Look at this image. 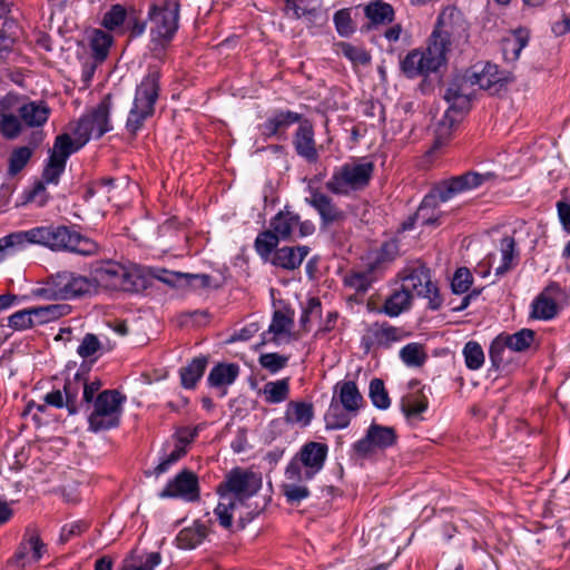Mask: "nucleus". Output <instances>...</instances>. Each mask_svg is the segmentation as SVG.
Listing matches in <instances>:
<instances>
[{
  "instance_id": "nucleus-1",
  "label": "nucleus",
  "mask_w": 570,
  "mask_h": 570,
  "mask_svg": "<svg viewBox=\"0 0 570 570\" xmlns=\"http://www.w3.org/2000/svg\"><path fill=\"white\" fill-rule=\"evenodd\" d=\"M51 109L43 100H23L14 96L0 99V136L17 139L27 128H41L49 119Z\"/></svg>"
},
{
  "instance_id": "nucleus-2",
  "label": "nucleus",
  "mask_w": 570,
  "mask_h": 570,
  "mask_svg": "<svg viewBox=\"0 0 570 570\" xmlns=\"http://www.w3.org/2000/svg\"><path fill=\"white\" fill-rule=\"evenodd\" d=\"M21 233L24 245H41L53 252H70L82 256L99 253V245L94 239L65 225L38 226Z\"/></svg>"
},
{
  "instance_id": "nucleus-3",
  "label": "nucleus",
  "mask_w": 570,
  "mask_h": 570,
  "mask_svg": "<svg viewBox=\"0 0 570 570\" xmlns=\"http://www.w3.org/2000/svg\"><path fill=\"white\" fill-rule=\"evenodd\" d=\"M493 178L494 174L490 171L484 174L468 171L443 180L423 198L419 209L416 210L417 218H423L424 223L428 224L436 222L438 217L429 216L428 212L433 209L438 203H445L456 194L478 188L484 183L492 180Z\"/></svg>"
},
{
  "instance_id": "nucleus-4",
  "label": "nucleus",
  "mask_w": 570,
  "mask_h": 570,
  "mask_svg": "<svg viewBox=\"0 0 570 570\" xmlns=\"http://www.w3.org/2000/svg\"><path fill=\"white\" fill-rule=\"evenodd\" d=\"M374 163L364 158L355 159L336 167L325 183L327 191L337 196H348L366 188L374 174Z\"/></svg>"
},
{
  "instance_id": "nucleus-5",
  "label": "nucleus",
  "mask_w": 570,
  "mask_h": 570,
  "mask_svg": "<svg viewBox=\"0 0 570 570\" xmlns=\"http://www.w3.org/2000/svg\"><path fill=\"white\" fill-rule=\"evenodd\" d=\"M159 78L157 70H149L137 86L132 107L126 121V130L136 136L145 121L155 114V104L159 96Z\"/></svg>"
},
{
  "instance_id": "nucleus-6",
  "label": "nucleus",
  "mask_w": 570,
  "mask_h": 570,
  "mask_svg": "<svg viewBox=\"0 0 570 570\" xmlns=\"http://www.w3.org/2000/svg\"><path fill=\"white\" fill-rule=\"evenodd\" d=\"M92 283L110 289L136 293L145 288L146 281L137 271H129L115 261H100L92 264Z\"/></svg>"
},
{
  "instance_id": "nucleus-7",
  "label": "nucleus",
  "mask_w": 570,
  "mask_h": 570,
  "mask_svg": "<svg viewBox=\"0 0 570 570\" xmlns=\"http://www.w3.org/2000/svg\"><path fill=\"white\" fill-rule=\"evenodd\" d=\"M126 396L118 390H105L97 394L88 416V430L98 433L120 425Z\"/></svg>"
},
{
  "instance_id": "nucleus-8",
  "label": "nucleus",
  "mask_w": 570,
  "mask_h": 570,
  "mask_svg": "<svg viewBox=\"0 0 570 570\" xmlns=\"http://www.w3.org/2000/svg\"><path fill=\"white\" fill-rule=\"evenodd\" d=\"M469 38L468 23L455 8H445L439 16L429 42L435 45L446 60V55L454 45L465 42Z\"/></svg>"
},
{
  "instance_id": "nucleus-9",
  "label": "nucleus",
  "mask_w": 570,
  "mask_h": 570,
  "mask_svg": "<svg viewBox=\"0 0 570 570\" xmlns=\"http://www.w3.org/2000/svg\"><path fill=\"white\" fill-rule=\"evenodd\" d=\"M92 287V279L70 271H62L51 275L36 293L48 299H72L90 293Z\"/></svg>"
},
{
  "instance_id": "nucleus-10",
  "label": "nucleus",
  "mask_w": 570,
  "mask_h": 570,
  "mask_svg": "<svg viewBox=\"0 0 570 570\" xmlns=\"http://www.w3.org/2000/svg\"><path fill=\"white\" fill-rule=\"evenodd\" d=\"M327 452L328 446L325 443L315 441L305 443L287 464V474L295 480L301 476L314 479L324 468Z\"/></svg>"
},
{
  "instance_id": "nucleus-11",
  "label": "nucleus",
  "mask_w": 570,
  "mask_h": 570,
  "mask_svg": "<svg viewBox=\"0 0 570 570\" xmlns=\"http://www.w3.org/2000/svg\"><path fill=\"white\" fill-rule=\"evenodd\" d=\"M148 18L153 40L168 42L178 29L179 3L176 0H160L150 6Z\"/></svg>"
},
{
  "instance_id": "nucleus-12",
  "label": "nucleus",
  "mask_w": 570,
  "mask_h": 570,
  "mask_svg": "<svg viewBox=\"0 0 570 570\" xmlns=\"http://www.w3.org/2000/svg\"><path fill=\"white\" fill-rule=\"evenodd\" d=\"M111 107V96L107 95L91 112L79 119L73 129V135L80 137L81 144H87L91 138L99 139L112 129L109 118Z\"/></svg>"
},
{
  "instance_id": "nucleus-13",
  "label": "nucleus",
  "mask_w": 570,
  "mask_h": 570,
  "mask_svg": "<svg viewBox=\"0 0 570 570\" xmlns=\"http://www.w3.org/2000/svg\"><path fill=\"white\" fill-rule=\"evenodd\" d=\"M446 60L435 45L428 43L425 50L414 49L401 60V70L407 78L428 76L444 65Z\"/></svg>"
},
{
  "instance_id": "nucleus-14",
  "label": "nucleus",
  "mask_w": 570,
  "mask_h": 570,
  "mask_svg": "<svg viewBox=\"0 0 570 570\" xmlns=\"http://www.w3.org/2000/svg\"><path fill=\"white\" fill-rule=\"evenodd\" d=\"M262 488L261 474L236 468L232 470L225 481L219 485L218 492L226 493L227 495L233 494V499L240 503L253 497Z\"/></svg>"
},
{
  "instance_id": "nucleus-15",
  "label": "nucleus",
  "mask_w": 570,
  "mask_h": 570,
  "mask_svg": "<svg viewBox=\"0 0 570 570\" xmlns=\"http://www.w3.org/2000/svg\"><path fill=\"white\" fill-rule=\"evenodd\" d=\"M269 227L282 240L303 238L315 232V225L311 220H301L298 214L286 207L271 219Z\"/></svg>"
},
{
  "instance_id": "nucleus-16",
  "label": "nucleus",
  "mask_w": 570,
  "mask_h": 570,
  "mask_svg": "<svg viewBox=\"0 0 570 570\" xmlns=\"http://www.w3.org/2000/svg\"><path fill=\"white\" fill-rule=\"evenodd\" d=\"M397 436L394 428L372 422L364 438L353 444V450L357 455L366 458L379 450H385L394 445Z\"/></svg>"
},
{
  "instance_id": "nucleus-17",
  "label": "nucleus",
  "mask_w": 570,
  "mask_h": 570,
  "mask_svg": "<svg viewBox=\"0 0 570 570\" xmlns=\"http://www.w3.org/2000/svg\"><path fill=\"white\" fill-rule=\"evenodd\" d=\"M158 497L160 499H181L187 502H196L200 498L198 476L190 470H181L174 479L168 481Z\"/></svg>"
},
{
  "instance_id": "nucleus-18",
  "label": "nucleus",
  "mask_w": 570,
  "mask_h": 570,
  "mask_svg": "<svg viewBox=\"0 0 570 570\" xmlns=\"http://www.w3.org/2000/svg\"><path fill=\"white\" fill-rule=\"evenodd\" d=\"M474 94V85L466 70L463 75H458L449 82L444 99L449 104V109L463 114L470 109L471 97Z\"/></svg>"
},
{
  "instance_id": "nucleus-19",
  "label": "nucleus",
  "mask_w": 570,
  "mask_h": 570,
  "mask_svg": "<svg viewBox=\"0 0 570 570\" xmlns=\"http://www.w3.org/2000/svg\"><path fill=\"white\" fill-rule=\"evenodd\" d=\"M405 273L406 274L402 278V285L412 294V297L416 295L430 298L431 307L433 309L438 308L439 303L434 304V301L438 297V289L431 281L430 269L425 266H419L407 269Z\"/></svg>"
},
{
  "instance_id": "nucleus-20",
  "label": "nucleus",
  "mask_w": 570,
  "mask_h": 570,
  "mask_svg": "<svg viewBox=\"0 0 570 570\" xmlns=\"http://www.w3.org/2000/svg\"><path fill=\"white\" fill-rule=\"evenodd\" d=\"M405 333L402 328L390 325L386 322L371 324L363 336V345L366 350L372 347L389 348L393 343L400 342Z\"/></svg>"
},
{
  "instance_id": "nucleus-21",
  "label": "nucleus",
  "mask_w": 570,
  "mask_h": 570,
  "mask_svg": "<svg viewBox=\"0 0 570 570\" xmlns=\"http://www.w3.org/2000/svg\"><path fill=\"white\" fill-rule=\"evenodd\" d=\"M469 71L472 83L480 89L488 90L491 94L499 92L507 83L508 79L503 76L497 65L485 62L483 65H474Z\"/></svg>"
},
{
  "instance_id": "nucleus-22",
  "label": "nucleus",
  "mask_w": 570,
  "mask_h": 570,
  "mask_svg": "<svg viewBox=\"0 0 570 570\" xmlns=\"http://www.w3.org/2000/svg\"><path fill=\"white\" fill-rule=\"evenodd\" d=\"M305 202L318 213L321 224L324 227L345 218L344 212L338 208L327 194L318 188H309V196L305 198Z\"/></svg>"
},
{
  "instance_id": "nucleus-23",
  "label": "nucleus",
  "mask_w": 570,
  "mask_h": 570,
  "mask_svg": "<svg viewBox=\"0 0 570 570\" xmlns=\"http://www.w3.org/2000/svg\"><path fill=\"white\" fill-rule=\"evenodd\" d=\"M293 147L296 154L309 164L318 161L320 154L316 147L313 124L304 118L293 136Z\"/></svg>"
},
{
  "instance_id": "nucleus-24",
  "label": "nucleus",
  "mask_w": 570,
  "mask_h": 570,
  "mask_svg": "<svg viewBox=\"0 0 570 570\" xmlns=\"http://www.w3.org/2000/svg\"><path fill=\"white\" fill-rule=\"evenodd\" d=\"M45 552L46 544L40 539L38 531L28 528L23 540L14 553V560L18 566L26 567L39 561Z\"/></svg>"
},
{
  "instance_id": "nucleus-25",
  "label": "nucleus",
  "mask_w": 570,
  "mask_h": 570,
  "mask_svg": "<svg viewBox=\"0 0 570 570\" xmlns=\"http://www.w3.org/2000/svg\"><path fill=\"white\" fill-rule=\"evenodd\" d=\"M303 119L302 114L292 110H276L261 125V132L267 138L283 136L292 125H299Z\"/></svg>"
},
{
  "instance_id": "nucleus-26",
  "label": "nucleus",
  "mask_w": 570,
  "mask_h": 570,
  "mask_svg": "<svg viewBox=\"0 0 570 570\" xmlns=\"http://www.w3.org/2000/svg\"><path fill=\"white\" fill-rule=\"evenodd\" d=\"M308 253V246H284L275 250L269 262L276 267L294 271L301 266Z\"/></svg>"
},
{
  "instance_id": "nucleus-27",
  "label": "nucleus",
  "mask_w": 570,
  "mask_h": 570,
  "mask_svg": "<svg viewBox=\"0 0 570 570\" xmlns=\"http://www.w3.org/2000/svg\"><path fill=\"white\" fill-rule=\"evenodd\" d=\"M334 395L336 396L338 404L347 411H352L353 415H356L363 402V397L355 382H337L334 386Z\"/></svg>"
},
{
  "instance_id": "nucleus-28",
  "label": "nucleus",
  "mask_w": 570,
  "mask_h": 570,
  "mask_svg": "<svg viewBox=\"0 0 570 570\" xmlns=\"http://www.w3.org/2000/svg\"><path fill=\"white\" fill-rule=\"evenodd\" d=\"M499 249L501 253V264L495 268L494 274L502 277L509 271L517 266L519 259V250L513 236L505 235L500 239Z\"/></svg>"
},
{
  "instance_id": "nucleus-29",
  "label": "nucleus",
  "mask_w": 570,
  "mask_h": 570,
  "mask_svg": "<svg viewBox=\"0 0 570 570\" xmlns=\"http://www.w3.org/2000/svg\"><path fill=\"white\" fill-rule=\"evenodd\" d=\"M239 374V366L235 363H218L209 372L207 383L210 387L219 389L232 385Z\"/></svg>"
},
{
  "instance_id": "nucleus-30",
  "label": "nucleus",
  "mask_w": 570,
  "mask_h": 570,
  "mask_svg": "<svg viewBox=\"0 0 570 570\" xmlns=\"http://www.w3.org/2000/svg\"><path fill=\"white\" fill-rule=\"evenodd\" d=\"M85 145L86 144H81L78 135H75V139H72L68 134L58 135L55 139L53 148L50 150L49 157L66 164L67 159Z\"/></svg>"
},
{
  "instance_id": "nucleus-31",
  "label": "nucleus",
  "mask_w": 570,
  "mask_h": 570,
  "mask_svg": "<svg viewBox=\"0 0 570 570\" xmlns=\"http://www.w3.org/2000/svg\"><path fill=\"white\" fill-rule=\"evenodd\" d=\"M285 479L281 487L282 493L289 504H299L303 500L307 499L311 494L308 488L304 485V482L311 481L312 479H305L301 476L298 480L291 479L285 469Z\"/></svg>"
},
{
  "instance_id": "nucleus-32",
  "label": "nucleus",
  "mask_w": 570,
  "mask_h": 570,
  "mask_svg": "<svg viewBox=\"0 0 570 570\" xmlns=\"http://www.w3.org/2000/svg\"><path fill=\"white\" fill-rule=\"evenodd\" d=\"M412 298V294L402 285L385 299L382 312L390 317H396L410 308Z\"/></svg>"
},
{
  "instance_id": "nucleus-33",
  "label": "nucleus",
  "mask_w": 570,
  "mask_h": 570,
  "mask_svg": "<svg viewBox=\"0 0 570 570\" xmlns=\"http://www.w3.org/2000/svg\"><path fill=\"white\" fill-rule=\"evenodd\" d=\"M208 358L206 356H198L191 360L186 366L179 370L180 382L185 389H194L197 382L204 375Z\"/></svg>"
},
{
  "instance_id": "nucleus-34",
  "label": "nucleus",
  "mask_w": 570,
  "mask_h": 570,
  "mask_svg": "<svg viewBox=\"0 0 570 570\" xmlns=\"http://www.w3.org/2000/svg\"><path fill=\"white\" fill-rule=\"evenodd\" d=\"M281 240L282 239L269 227V229L258 233L254 242V248L263 261L269 262L275 250L278 249L277 246Z\"/></svg>"
},
{
  "instance_id": "nucleus-35",
  "label": "nucleus",
  "mask_w": 570,
  "mask_h": 570,
  "mask_svg": "<svg viewBox=\"0 0 570 570\" xmlns=\"http://www.w3.org/2000/svg\"><path fill=\"white\" fill-rule=\"evenodd\" d=\"M206 535L207 528L200 522H195L191 527L179 531L176 542L180 549H194L203 542Z\"/></svg>"
},
{
  "instance_id": "nucleus-36",
  "label": "nucleus",
  "mask_w": 570,
  "mask_h": 570,
  "mask_svg": "<svg viewBox=\"0 0 570 570\" xmlns=\"http://www.w3.org/2000/svg\"><path fill=\"white\" fill-rule=\"evenodd\" d=\"M529 42V32L525 29L515 30L511 37L505 38L503 41V56L508 61H515L519 59L521 51Z\"/></svg>"
},
{
  "instance_id": "nucleus-37",
  "label": "nucleus",
  "mask_w": 570,
  "mask_h": 570,
  "mask_svg": "<svg viewBox=\"0 0 570 570\" xmlns=\"http://www.w3.org/2000/svg\"><path fill=\"white\" fill-rule=\"evenodd\" d=\"M292 325L293 320L291 317L283 311H275L267 332L263 333L262 344L267 342L278 343L277 337L282 334L289 333Z\"/></svg>"
},
{
  "instance_id": "nucleus-38",
  "label": "nucleus",
  "mask_w": 570,
  "mask_h": 570,
  "mask_svg": "<svg viewBox=\"0 0 570 570\" xmlns=\"http://www.w3.org/2000/svg\"><path fill=\"white\" fill-rule=\"evenodd\" d=\"M352 411H347L338 404L336 396L333 395L328 410L325 414V422L328 429L341 430L345 429L351 422Z\"/></svg>"
},
{
  "instance_id": "nucleus-39",
  "label": "nucleus",
  "mask_w": 570,
  "mask_h": 570,
  "mask_svg": "<svg viewBox=\"0 0 570 570\" xmlns=\"http://www.w3.org/2000/svg\"><path fill=\"white\" fill-rule=\"evenodd\" d=\"M313 417L312 404L305 402H289L285 412V420L288 423H297L306 426L311 423Z\"/></svg>"
},
{
  "instance_id": "nucleus-40",
  "label": "nucleus",
  "mask_w": 570,
  "mask_h": 570,
  "mask_svg": "<svg viewBox=\"0 0 570 570\" xmlns=\"http://www.w3.org/2000/svg\"><path fill=\"white\" fill-rule=\"evenodd\" d=\"M265 401L269 404L284 402L289 395V379L267 382L263 387Z\"/></svg>"
},
{
  "instance_id": "nucleus-41",
  "label": "nucleus",
  "mask_w": 570,
  "mask_h": 570,
  "mask_svg": "<svg viewBox=\"0 0 570 570\" xmlns=\"http://www.w3.org/2000/svg\"><path fill=\"white\" fill-rule=\"evenodd\" d=\"M83 386V374L76 373L72 379H67L63 384V395L68 401V413L69 415H75L79 412V406L77 403L78 394L82 391Z\"/></svg>"
},
{
  "instance_id": "nucleus-42",
  "label": "nucleus",
  "mask_w": 570,
  "mask_h": 570,
  "mask_svg": "<svg viewBox=\"0 0 570 570\" xmlns=\"http://www.w3.org/2000/svg\"><path fill=\"white\" fill-rule=\"evenodd\" d=\"M364 12L373 24L390 23L394 19L393 7L385 2H370L364 8Z\"/></svg>"
},
{
  "instance_id": "nucleus-43",
  "label": "nucleus",
  "mask_w": 570,
  "mask_h": 570,
  "mask_svg": "<svg viewBox=\"0 0 570 570\" xmlns=\"http://www.w3.org/2000/svg\"><path fill=\"white\" fill-rule=\"evenodd\" d=\"M454 114L458 112L448 108L443 118L438 122L433 148L436 149L444 146L451 137L452 128L459 121V119L453 116Z\"/></svg>"
},
{
  "instance_id": "nucleus-44",
  "label": "nucleus",
  "mask_w": 570,
  "mask_h": 570,
  "mask_svg": "<svg viewBox=\"0 0 570 570\" xmlns=\"http://www.w3.org/2000/svg\"><path fill=\"white\" fill-rule=\"evenodd\" d=\"M557 314L558 305L554 299L541 294L533 301L531 317L537 320H551Z\"/></svg>"
},
{
  "instance_id": "nucleus-45",
  "label": "nucleus",
  "mask_w": 570,
  "mask_h": 570,
  "mask_svg": "<svg viewBox=\"0 0 570 570\" xmlns=\"http://www.w3.org/2000/svg\"><path fill=\"white\" fill-rule=\"evenodd\" d=\"M507 341L508 348L513 352H523L528 350L534 341V331L522 328L514 334L502 333Z\"/></svg>"
},
{
  "instance_id": "nucleus-46",
  "label": "nucleus",
  "mask_w": 570,
  "mask_h": 570,
  "mask_svg": "<svg viewBox=\"0 0 570 570\" xmlns=\"http://www.w3.org/2000/svg\"><path fill=\"white\" fill-rule=\"evenodd\" d=\"M219 494L220 501L215 508L214 513L217 517L219 524L228 529L232 525L233 511L236 508L237 501L226 493L219 492Z\"/></svg>"
},
{
  "instance_id": "nucleus-47",
  "label": "nucleus",
  "mask_w": 570,
  "mask_h": 570,
  "mask_svg": "<svg viewBox=\"0 0 570 570\" xmlns=\"http://www.w3.org/2000/svg\"><path fill=\"white\" fill-rule=\"evenodd\" d=\"M33 154V150L28 146H21L14 148L9 157L8 174L16 176L19 174L26 165L29 163Z\"/></svg>"
},
{
  "instance_id": "nucleus-48",
  "label": "nucleus",
  "mask_w": 570,
  "mask_h": 570,
  "mask_svg": "<svg viewBox=\"0 0 570 570\" xmlns=\"http://www.w3.org/2000/svg\"><path fill=\"white\" fill-rule=\"evenodd\" d=\"M341 53L354 66H367L371 62V55L363 47L354 46L348 42H340Z\"/></svg>"
},
{
  "instance_id": "nucleus-49",
  "label": "nucleus",
  "mask_w": 570,
  "mask_h": 570,
  "mask_svg": "<svg viewBox=\"0 0 570 570\" xmlns=\"http://www.w3.org/2000/svg\"><path fill=\"white\" fill-rule=\"evenodd\" d=\"M111 43L112 37L108 32L96 29L90 40L94 57L97 60H104L108 55Z\"/></svg>"
},
{
  "instance_id": "nucleus-50",
  "label": "nucleus",
  "mask_w": 570,
  "mask_h": 570,
  "mask_svg": "<svg viewBox=\"0 0 570 570\" xmlns=\"http://www.w3.org/2000/svg\"><path fill=\"white\" fill-rule=\"evenodd\" d=\"M401 409L407 417L417 416L428 409V400L417 393L409 394L402 399Z\"/></svg>"
},
{
  "instance_id": "nucleus-51",
  "label": "nucleus",
  "mask_w": 570,
  "mask_h": 570,
  "mask_svg": "<svg viewBox=\"0 0 570 570\" xmlns=\"http://www.w3.org/2000/svg\"><path fill=\"white\" fill-rule=\"evenodd\" d=\"M368 395L373 405L380 410H386L391 405L389 393L381 379H373L370 382Z\"/></svg>"
},
{
  "instance_id": "nucleus-52",
  "label": "nucleus",
  "mask_w": 570,
  "mask_h": 570,
  "mask_svg": "<svg viewBox=\"0 0 570 570\" xmlns=\"http://www.w3.org/2000/svg\"><path fill=\"white\" fill-rule=\"evenodd\" d=\"M463 356L465 365L469 370L476 371L484 363V353L481 345L474 341H470L464 345Z\"/></svg>"
},
{
  "instance_id": "nucleus-53",
  "label": "nucleus",
  "mask_w": 570,
  "mask_h": 570,
  "mask_svg": "<svg viewBox=\"0 0 570 570\" xmlns=\"http://www.w3.org/2000/svg\"><path fill=\"white\" fill-rule=\"evenodd\" d=\"M400 357L407 366H421L426 355L421 344L410 343L401 348Z\"/></svg>"
},
{
  "instance_id": "nucleus-54",
  "label": "nucleus",
  "mask_w": 570,
  "mask_h": 570,
  "mask_svg": "<svg viewBox=\"0 0 570 570\" xmlns=\"http://www.w3.org/2000/svg\"><path fill=\"white\" fill-rule=\"evenodd\" d=\"M289 356L278 353H264L258 357L259 365L271 374H276L288 364Z\"/></svg>"
},
{
  "instance_id": "nucleus-55",
  "label": "nucleus",
  "mask_w": 570,
  "mask_h": 570,
  "mask_svg": "<svg viewBox=\"0 0 570 570\" xmlns=\"http://www.w3.org/2000/svg\"><path fill=\"white\" fill-rule=\"evenodd\" d=\"M508 348L507 341L503 337V334L498 335L491 343L489 348V357L492 364V367L499 370L505 362V352Z\"/></svg>"
},
{
  "instance_id": "nucleus-56",
  "label": "nucleus",
  "mask_w": 570,
  "mask_h": 570,
  "mask_svg": "<svg viewBox=\"0 0 570 570\" xmlns=\"http://www.w3.org/2000/svg\"><path fill=\"white\" fill-rule=\"evenodd\" d=\"M128 12L121 4H114L111 8L104 14L101 24L107 30H115L120 27L125 21H127Z\"/></svg>"
},
{
  "instance_id": "nucleus-57",
  "label": "nucleus",
  "mask_w": 570,
  "mask_h": 570,
  "mask_svg": "<svg viewBox=\"0 0 570 570\" xmlns=\"http://www.w3.org/2000/svg\"><path fill=\"white\" fill-rule=\"evenodd\" d=\"M318 0H285V9L293 12L295 19L314 14Z\"/></svg>"
},
{
  "instance_id": "nucleus-58",
  "label": "nucleus",
  "mask_w": 570,
  "mask_h": 570,
  "mask_svg": "<svg viewBox=\"0 0 570 570\" xmlns=\"http://www.w3.org/2000/svg\"><path fill=\"white\" fill-rule=\"evenodd\" d=\"M473 283V277L469 268L460 267L455 271L451 287L455 294L466 293Z\"/></svg>"
},
{
  "instance_id": "nucleus-59",
  "label": "nucleus",
  "mask_w": 570,
  "mask_h": 570,
  "mask_svg": "<svg viewBox=\"0 0 570 570\" xmlns=\"http://www.w3.org/2000/svg\"><path fill=\"white\" fill-rule=\"evenodd\" d=\"M400 254L399 242L389 239L384 242L375 254V264L381 265L394 261Z\"/></svg>"
},
{
  "instance_id": "nucleus-60",
  "label": "nucleus",
  "mask_w": 570,
  "mask_h": 570,
  "mask_svg": "<svg viewBox=\"0 0 570 570\" xmlns=\"http://www.w3.org/2000/svg\"><path fill=\"white\" fill-rule=\"evenodd\" d=\"M87 530H88V523L82 520H78V521H73L71 523L65 524L60 530V535H59L58 542L60 544H66L69 541H71L72 539L80 537Z\"/></svg>"
},
{
  "instance_id": "nucleus-61",
  "label": "nucleus",
  "mask_w": 570,
  "mask_h": 570,
  "mask_svg": "<svg viewBox=\"0 0 570 570\" xmlns=\"http://www.w3.org/2000/svg\"><path fill=\"white\" fill-rule=\"evenodd\" d=\"M344 283L357 293H365L372 285V276L367 272H357L346 275Z\"/></svg>"
},
{
  "instance_id": "nucleus-62",
  "label": "nucleus",
  "mask_w": 570,
  "mask_h": 570,
  "mask_svg": "<svg viewBox=\"0 0 570 570\" xmlns=\"http://www.w3.org/2000/svg\"><path fill=\"white\" fill-rule=\"evenodd\" d=\"M65 168L66 164L49 157L48 163L42 171L41 180L46 184L58 185Z\"/></svg>"
},
{
  "instance_id": "nucleus-63",
  "label": "nucleus",
  "mask_w": 570,
  "mask_h": 570,
  "mask_svg": "<svg viewBox=\"0 0 570 570\" xmlns=\"http://www.w3.org/2000/svg\"><path fill=\"white\" fill-rule=\"evenodd\" d=\"M333 19L336 31L341 37H348L354 32L355 27L351 18L350 9H341L336 11Z\"/></svg>"
},
{
  "instance_id": "nucleus-64",
  "label": "nucleus",
  "mask_w": 570,
  "mask_h": 570,
  "mask_svg": "<svg viewBox=\"0 0 570 570\" xmlns=\"http://www.w3.org/2000/svg\"><path fill=\"white\" fill-rule=\"evenodd\" d=\"M46 185L47 184L41 179L37 180L31 189L24 191L26 202L35 203L38 207H43L49 199Z\"/></svg>"
}]
</instances>
